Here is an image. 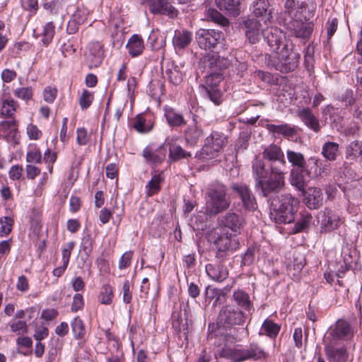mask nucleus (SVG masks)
Wrapping results in <instances>:
<instances>
[{
    "label": "nucleus",
    "mask_w": 362,
    "mask_h": 362,
    "mask_svg": "<svg viewBox=\"0 0 362 362\" xmlns=\"http://www.w3.org/2000/svg\"><path fill=\"white\" fill-rule=\"evenodd\" d=\"M339 153V144L335 142H325L322 148V156L328 160H334Z\"/></svg>",
    "instance_id": "nucleus-35"
},
{
    "label": "nucleus",
    "mask_w": 362,
    "mask_h": 362,
    "mask_svg": "<svg viewBox=\"0 0 362 362\" xmlns=\"http://www.w3.org/2000/svg\"><path fill=\"white\" fill-rule=\"evenodd\" d=\"M165 74L169 81L173 84L177 86L182 83L183 75L178 66L171 64L167 69Z\"/></svg>",
    "instance_id": "nucleus-37"
},
{
    "label": "nucleus",
    "mask_w": 362,
    "mask_h": 362,
    "mask_svg": "<svg viewBox=\"0 0 362 362\" xmlns=\"http://www.w3.org/2000/svg\"><path fill=\"white\" fill-rule=\"evenodd\" d=\"M268 128L270 131L276 133L281 134L285 136H292L295 130L293 127L288 126V124H281V125H275V124H269L268 125Z\"/></svg>",
    "instance_id": "nucleus-44"
},
{
    "label": "nucleus",
    "mask_w": 362,
    "mask_h": 362,
    "mask_svg": "<svg viewBox=\"0 0 362 362\" xmlns=\"http://www.w3.org/2000/svg\"><path fill=\"white\" fill-rule=\"evenodd\" d=\"M325 351L329 362H346L348 353L344 346H339L338 343L323 340Z\"/></svg>",
    "instance_id": "nucleus-12"
},
{
    "label": "nucleus",
    "mask_w": 362,
    "mask_h": 362,
    "mask_svg": "<svg viewBox=\"0 0 362 362\" xmlns=\"http://www.w3.org/2000/svg\"><path fill=\"white\" fill-rule=\"evenodd\" d=\"M232 189L239 195L245 210L254 211L257 209V204L255 198L246 185L234 184Z\"/></svg>",
    "instance_id": "nucleus-15"
},
{
    "label": "nucleus",
    "mask_w": 362,
    "mask_h": 362,
    "mask_svg": "<svg viewBox=\"0 0 362 362\" xmlns=\"http://www.w3.org/2000/svg\"><path fill=\"white\" fill-rule=\"evenodd\" d=\"M271 50L276 54L281 71H293L298 65L300 54L292 49L291 44L285 43V34L278 28H271L264 33Z\"/></svg>",
    "instance_id": "nucleus-1"
},
{
    "label": "nucleus",
    "mask_w": 362,
    "mask_h": 362,
    "mask_svg": "<svg viewBox=\"0 0 362 362\" xmlns=\"http://www.w3.org/2000/svg\"><path fill=\"white\" fill-rule=\"evenodd\" d=\"M345 155L351 163H362V141L356 140L349 144L346 147Z\"/></svg>",
    "instance_id": "nucleus-21"
},
{
    "label": "nucleus",
    "mask_w": 362,
    "mask_h": 362,
    "mask_svg": "<svg viewBox=\"0 0 362 362\" xmlns=\"http://www.w3.org/2000/svg\"><path fill=\"white\" fill-rule=\"evenodd\" d=\"M244 0H216L218 8L226 14L237 16L240 13V5Z\"/></svg>",
    "instance_id": "nucleus-22"
},
{
    "label": "nucleus",
    "mask_w": 362,
    "mask_h": 362,
    "mask_svg": "<svg viewBox=\"0 0 362 362\" xmlns=\"http://www.w3.org/2000/svg\"><path fill=\"white\" fill-rule=\"evenodd\" d=\"M304 174L305 172L302 169L293 168L290 173L291 185L301 192H304L306 186V180Z\"/></svg>",
    "instance_id": "nucleus-29"
},
{
    "label": "nucleus",
    "mask_w": 362,
    "mask_h": 362,
    "mask_svg": "<svg viewBox=\"0 0 362 362\" xmlns=\"http://www.w3.org/2000/svg\"><path fill=\"white\" fill-rule=\"evenodd\" d=\"M318 223L321 232H330L337 229L341 223V219L337 212L325 209L318 215Z\"/></svg>",
    "instance_id": "nucleus-10"
},
{
    "label": "nucleus",
    "mask_w": 362,
    "mask_h": 362,
    "mask_svg": "<svg viewBox=\"0 0 362 362\" xmlns=\"http://www.w3.org/2000/svg\"><path fill=\"white\" fill-rule=\"evenodd\" d=\"M55 34V27L52 22L47 23L42 28L40 34L42 36V42L45 45H48L52 40Z\"/></svg>",
    "instance_id": "nucleus-41"
},
{
    "label": "nucleus",
    "mask_w": 362,
    "mask_h": 362,
    "mask_svg": "<svg viewBox=\"0 0 362 362\" xmlns=\"http://www.w3.org/2000/svg\"><path fill=\"white\" fill-rule=\"evenodd\" d=\"M233 298L235 301L238 304L239 306L248 309L250 305L249 296L242 291H235L233 293Z\"/></svg>",
    "instance_id": "nucleus-47"
},
{
    "label": "nucleus",
    "mask_w": 362,
    "mask_h": 362,
    "mask_svg": "<svg viewBox=\"0 0 362 362\" xmlns=\"http://www.w3.org/2000/svg\"><path fill=\"white\" fill-rule=\"evenodd\" d=\"M11 329L13 332H16L18 334H23L27 333L28 327L25 321L18 320L11 323Z\"/></svg>",
    "instance_id": "nucleus-57"
},
{
    "label": "nucleus",
    "mask_w": 362,
    "mask_h": 362,
    "mask_svg": "<svg viewBox=\"0 0 362 362\" xmlns=\"http://www.w3.org/2000/svg\"><path fill=\"white\" fill-rule=\"evenodd\" d=\"M72 332L76 338L78 339L83 336L85 334V327L83 321L76 317L71 322Z\"/></svg>",
    "instance_id": "nucleus-49"
},
{
    "label": "nucleus",
    "mask_w": 362,
    "mask_h": 362,
    "mask_svg": "<svg viewBox=\"0 0 362 362\" xmlns=\"http://www.w3.org/2000/svg\"><path fill=\"white\" fill-rule=\"evenodd\" d=\"M305 9L303 3L286 0L284 11L279 17L287 32L296 37L308 38L313 30V23L307 21L303 14Z\"/></svg>",
    "instance_id": "nucleus-2"
},
{
    "label": "nucleus",
    "mask_w": 362,
    "mask_h": 362,
    "mask_svg": "<svg viewBox=\"0 0 362 362\" xmlns=\"http://www.w3.org/2000/svg\"><path fill=\"white\" fill-rule=\"evenodd\" d=\"M149 9L153 13L165 14L170 17L177 15L175 8L168 1L164 0H156Z\"/></svg>",
    "instance_id": "nucleus-26"
},
{
    "label": "nucleus",
    "mask_w": 362,
    "mask_h": 362,
    "mask_svg": "<svg viewBox=\"0 0 362 362\" xmlns=\"http://www.w3.org/2000/svg\"><path fill=\"white\" fill-rule=\"evenodd\" d=\"M23 167L19 165H13L8 172L9 177L13 180H19L23 174Z\"/></svg>",
    "instance_id": "nucleus-61"
},
{
    "label": "nucleus",
    "mask_w": 362,
    "mask_h": 362,
    "mask_svg": "<svg viewBox=\"0 0 362 362\" xmlns=\"http://www.w3.org/2000/svg\"><path fill=\"white\" fill-rule=\"evenodd\" d=\"M269 8L268 0H255L252 4V13L256 17L266 16L269 19L272 16Z\"/></svg>",
    "instance_id": "nucleus-31"
},
{
    "label": "nucleus",
    "mask_w": 362,
    "mask_h": 362,
    "mask_svg": "<svg viewBox=\"0 0 362 362\" xmlns=\"http://www.w3.org/2000/svg\"><path fill=\"white\" fill-rule=\"evenodd\" d=\"M130 282L126 279L122 284L120 293L122 295V300L124 303H130L132 298V291H130Z\"/></svg>",
    "instance_id": "nucleus-51"
},
{
    "label": "nucleus",
    "mask_w": 362,
    "mask_h": 362,
    "mask_svg": "<svg viewBox=\"0 0 362 362\" xmlns=\"http://www.w3.org/2000/svg\"><path fill=\"white\" fill-rule=\"evenodd\" d=\"M0 134L8 140L15 139L18 134L17 122L13 119L1 122Z\"/></svg>",
    "instance_id": "nucleus-25"
},
{
    "label": "nucleus",
    "mask_w": 362,
    "mask_h": 362,
    "mask_svg": "<svg viewBox=\"0 0 362 362\" xmlns=\"http://www.w3.org/2000/svg\"><path fill=\"white\" fill-rule=\"evenodd\" d=\"M280 330V326L271 320H266L262 326L261 334L267 335L271 338L276 337Z\"/></svg>",
    "instance_id": "nucleus-39"
},
{
    "label": "nucleus",
    "mask_w": 362,
    "mask_h": 362,
    "mask_svg": "<svg viewBox=\"0 0 362 362\" xmlns=\"http://www.w3.org/2000/svg\"><path fill=\"white\" fill-rule=\"evenodd\" d=\"M206 17L208 20L216 22L223 26L228 24V20L223 17L218 11L214 8H209L206 11Z\"/></svg>",
    "instance_id": "nucleus-46"
},
{
    "label": "nucleus",
    "mask_w": 362,
    "mask_h": 362,
    "mask_svg": "<svg viewBox=\"0 0 362 362\" xmlns=\"http://www.w3.org/2000/svg\"><path fill=\"white\" fill-rule=\"evenodd\" d=\"M163 180L164 178L161 174L153 175L146 187L147 195L151 197L158 194L160 190V184Z\"/></svg>",
    "instance_id": "nucleus-34"
},
{
    "label": "nucleus",
    "mask_w": 362,
    "mask_h": 362,
    "mask_svg": "<svg viewBox=\"0 0 362 362\" xmlns=\"http://www.w3.org/2000/svg\"><path fill=\"white\" fill-rule=\"evenodd\" d=\"M227 143V136L218 132H213L206 138L204 145L198 154V158L203 160L216 158L223 151Z\"/></svg>",
    "instance_id": "nucleus-5"
},
{
    "label": "nucleus",
    "mask_w": 362,
    "mask_h": 362,
    "mask_svg": "<svg viewBox=\"0 0 362 362\" xmlns=\"http://www.w3.org/2000/svg\"><path fill=\"white\" fill-rule=\"evenodd\" d=\"M222 77L219 74L211 73L206 77V88L214 87L216 88L219 83L221 81Z\"/></svg>",
    "instance_id": "nucleus-55"
},
{
    "label": "nucleus",
    "mask_w": 362,
    "mask_h": 362,
    "mask_svg": "<svg viewBox=\"0 0 362 362\" xmlns=\"http://www.w3.org/2000/svg\"><path fill=\"white\" fill-rule=\"evenodd\" d=\"M134 128L139 133H147L152 129V125L146 126L145 119L138 116L134 123Z\"/></svg>",
    "instance_id": "nucleus-53"
},
{
    "label": "nucleus",
    "mask_w": 362,
    "mask_h": 362,
    "mask_svg": "<svg viewBox=\"0 0 362 362\" xmlns=\"http://www.w3.org/2000/svg\"><path fill=\"white\" fill-rule=\"evenodd\" d=\"M242 358L259 360L266 358L268 356L263 349L257 344H251L249 349H245Z\"/></svg>",
    "instance_id": "nucleus-32"
},
{
    "label": "nucleus",
    "mask_w": 362,
    "mask_h": 362,
    "mask_svg": "<svg viewBox=\"0 0 362 362\" xmlns=\"http://www.w3.org/2000/svg\"><path fill=\"white\" fill-rule=\"evenodd\" d=\"M57 90L56 88L47 86L44 89L43 98L45 102L52 103L57 97Z\"/></svg>",
    "instance_id": "nucleus-59"
},
{
    "label": "nucleus",
    "mask_w": 362,
    "mask_h": 362,
    "mask_svg": "<svg viewBox=\"0 0 362 362\" xmlns=\"http://www.w3.org/2000/svg\"><path fill=\"white\" fill-rule=\"evenodd\" d=\"M127 48L132 57L140 55L144 48V41L138 35H132L128 41Z\"/></svg>",
    "instance_id": "nucleus-30"
},
{
    "label": "nucleus",
    "mask_w": 362,
    "mask_h": 362,
    "mask_svg": "<svg viewBox=\"0 0 362 362\" xmlns=\"http://www.w3.org/2000/svg\"><path fill=\"white\" fill-rule=\"evenodd\" d=\"M286 167L274 166L269 168V177L264 179L259 187L264 196H267L272 192H279L285 186L284 171Z\"/></svg>",
    "instance_id": "nucleus-6"
},
{
    "label": "nucleus",
    "mask_w": 362,
    "mask_h": 362,
    "mask_svg": "<svg viewBox=\"0 0 362 362\" xmlns=\"http://www.w3.org/2000/svg\"><path fill=\"white\" fill-rule=\"evenodd\" d=\"M298 116L308 127L316 132L320 131L319 121L309 108L299 110L298 111Z\"/></svg>",
    "instance_id": "nucleus-24"
},
{
    "label": "nucleus",
    "mask_w": 362,
    "mask_h": 362,
    "mask_svg": "<svg viewBox=\"0 0 362 362\" xmlns=\"http://www.w3.org/2000/svg\"><path fill=\"white\" fill-rule=\"evenodd\" d=\"M184 134L187 143L193 146L203 136L204 132L202 128L199 127L196 124H194L187 127Z\"/></svg>",
    "instance_id": "nucleus-28"
},
{
    "label": "nucleus",
    "mask_w": 362,
    "mask_h": 362,
    "mask_svg": "<svg viewBox=\"0 0 362 362\" xmlns=\"http://www.w3.org/2000/svg\"><path fill=\"white\" fill-rule=\"evenodd\" d=\"M220 320L228 325H240L244 322L243 313L233 306L226 305L220 312Z\"/></svg>",
    "instance_id": "nucleus-19"
},
{
    "label": "nucleus",
    "mask_w": 362,
    "mask_h": 362,
    "mask_svg": "<svg viewBox=\"0 0 362 362\" xmlns=\"http://www.w3.org/2000/svg\"><path fill=\"white\" fill-rule=\"evenodd\" d=\"M312 221V216L308 213L302 214L301 218L297 222L296 227L298 232L306 229Z\"/></svg>",
    "instance_id": "nucleus-52"
},
{
    "label": "nucleus",
    "mask_w": 362,
    "mask_h": 362,
    "mask_svg": "<svg viewBox=\"0 0 362 362\" xmlns=\"http://www.w3.org/2000/svg\"><path fill=\"white\" fill-rule=\"evenodd\" d=\"M243 24L245 36L251 44L258 42L262 37H264L267 40L264 33L267 30L272 28L262 29L260 23L255 18H248L243 22Z\"/></svg>",
    "instance_id": "nucleus-11"
},
{
    "label": "nucleus",
    "mask_w": 362,
    "mask_h": 362,
    "mask_svg": "<svg viewBox=\"0 0 362 362\" xmlns=\"http://www.w3.org/2000/svg\"><path fill=\"white\" fill-rule=\"evenodd\" d=\"M173 139L168 137L165 144L169 146V158L173 161H176L182 158L190 157L191 154L185 151L180 146L173 144Z\"/></svg>",
    "instance_id": "nucleus-27"
},
{
    "label": "nucleus",
    "mask_w": 362,
    "mask_h": 362,
    "mask_svg": "<svg viewBox=\"0 0 362 362\" xmlns=\"http://www.w3.org/2000/svg\"><path fill=\"white\" fill-rule=\"evenodd\" d=\"M13 220L8 216L0 218V235L4 236L9 234L12 230Z\"/></svg>",
    "instance_id": "nucleus-48"
},
{
    "label": "nucleus",
    "mask_w": 362,
    "mask_h": 362,
    "mask_svg": "<svg viewBox=\"0 0 362 362\" xmlns=\"http://www.w3.org/2000/svg\"><path fill=\"white\" fill-rule=\"evenodd\" d=\"M88 16V11L86 8H78L75 13L73 14L72 21L69 22V28L71 30L72 33L76 32L77 28H71V24L75 23L76 25H81L83 23Z\"/></svg>",
    "instance_id": "nucleus-42"
},
{
    "label": "nucleus",
    "mask_w": 362,
    "mask_h": 362,
    "mask_svg": "<svg viewBox=\"0 0 362 362\" xmlns=\"http://www.w3.org/2000/svg\"><path fill=\"white\" fill-rule=\"evenodd\" d=\"M165 116L168 123L172 127H180L185 124L182 115L176 112L172 108L165 110Z\"/></svg>",
    "instance_id": "nucleus-38"
},
{
    "label": "nucleus",
    "mask_w": 362,
    "mask_h": 362,
    "mask_svg": "<svg viewBox=\"0 0 362 362\" xmlns=\"http://www.w3.org/2000/svg\"><path fill=\"white\" fill-rule=\"evenodd\" d=\"M75 247V243L71 241L66 243L62 249V262L64 264H69V258Z\"/></svg>",
    "instance_id": "nucleus-58"
},
{
    "label": "nucleus",
    "mask_w": 362,
    "mask_h": 362,
    "mask_svg": "<svg viewBox=\"0 0 362 362\" xmlns=\"http://www.w3.org/2000/svg\"><path fill=\"white\" fill-rule=\"evenodd\" d=\"M14 95L24 100H30L33 97V90L31 88H19L14 90Z\"/></svg>",
    "instance_id": "nucleus-54"
},
{
    "label": "nucleus",
    "mask_w": 362,
    "mask_h": 362,
    "mask_svg": "<svg viewBox=\"0 0 362 362\" xmlns=\"http://www.w3.org/2000/svg\"><path fill=\"white\" fill-rule=\"evenodd\" d=\"M206 91L207 93V95H208V97L209 98V99L215 104V105H220L221 104V91L217 89V88H215L214 87H211V88H206Z\"/></svg>",
    "instance_id": "nucleus-56"
},
{
    "label": "nucleus",
    "mask_w": 362,
    "mask_h": 362,
    "mask_svg": "<svg viewBox=\"0 0 362 362\" xmlns=\"http://www.w3.org/2000/svg\"><path fill=\"white\" fill-rule=\"evenodd\" d=\"M319 168V159L316 158H310L308 159V163H305V167L302 170L305 174L310 178H317V172Z\"/></svg>",
    "instance_id": "nucleus-40"
},
{
    "label": "nucleus",
    "mask_w": 362,
    "mask_h": 362,
    "mask_svg": "<svg viewBox=\"0 0 362 362\" xmlns=\"http://www.w3.org/2000/svg\"><path fill=\"white\" fill-rule=\"evenodd\" d=\"M206 272L211 279L218 282L224 281L228 276L226 266L220 259H216L213 262L206 264Z\"/></svg>",
    "instance_id": "nucleus-16"
},
{
    "label": "nucleus",
    "mask_w": 362,
    "mask_h": 362,
    "mask_svg": "<svg viewBox=\"0 0 362 362\" xmlns=\"http://www.w3.org/2000/svg\"><path fill=\"white\" fill-rule=\"evenodd\" d=\"M42 155L40 150L30 151L26 155V161L28 163H37L41 162Z\"/></svg>",
    "instance_id": "nucleus-63"
},
{
    "label": "nucleus",
    "mask_w": 362,
    "mask_h": 362,
    "mask_svg": "<svg viewBox=\"0 0 362 362\" xmlns=\"http://www.w3.org/2000/svg\"><path fill=\"white\" fill-rule=\"evenodd\" d=\"M104 57L103 46L98 42H91L86 52V62L90 69L98 67Z\"/></svg>",
    "instance_id": "nucleus-14"
},
{
    "label": "nucleus",
    "mask_w": 362,
    "mask_h": 362,
    "mask_svg": "<svg viewBox=\"0 0 362 362\" xmlns=\"http://www.w3.org/2000/svg\"><path fill=\"white\" fill-rule=\"evenodd\" d=\"M192 40V33L187 30H177L173 39L175 49H182L187 47Z\"/></svg>",
    "instance_id": "nucleus-23"
},
{
    "label": "nucleus",
    "mask_w": 362,
    "mask_h": 362,
    "mask_svg": "<svg viewBox=\"0 0 362 362\" xmlns=\"http://www.w3.org/2000/svg\"><path fill=\"white\" fill-rule=\"evenodd\" d=\"M263 158L269 162V167H286V162L284 153L280 146L271 144L267 146L262 152Z\"/></svg>",
    "instance_id": "nucleus-13"
},
{
    "label": "nucleus",
    "mask_w": 362,
    "mask_h": 362,
    "mask_svg": "<svg viewBox=\"0 0 362 362\" xmlns=\"http://www.w3.org/2000/svg\"><path fill=\"white\" fill-rule=\"evenodd\" d=\"M27 134L28 137L33 140L39 139L42 135V132L33 124H29L28 125Z\"/></svg>",
    "instance_id": "nucleus-60"
},
{
    "label": "nucleus",
    "mask_w": 362,
    "mask_h": 362,
    "mask_svg": "<svg viewBox=\"0 0 362 362\" xmlns=\"http://www.w3.org/2000/svg\"><path fill=\"white\" fill-rule=\"evenodd\" d=\"M219 227L227 228L233 232L238 231L245 224V219L233 211H228L219 218Z\"/></svg>",
    "instance_id": "nucleus-17"
},
{
    "label": "nucleus",
    "mask_w": 362,
    "mask_h": 362,
    "mask_svg": "<svg viewBox=\"0 0 362 362\" xmlns=\"http://www.w3.org/2000/svg\"><path fill=\"white\" fill-rule=\"evenodd\" d=\"M18 107V105L13 99H4L1 102V115L5 117H13Z\"/></svg>",
    "instance_id": "nucleus-33"
},
{
    "label": "nucleus",
    "mask_w": 362,
    "mask_h": 362,
    "mask_svg": "<svg viewBox=\"0 0 362 362\" xmlns=\"http://www.w3.org/2000/svg\"><path fill=\"white\" fill-rule=\"evenodd\" d=\"M113 296L112 287L110 285H105L101 289L98 298L102 304L110 305L112 301Z\"/></svg>",
    "instance_id": "nucleus-43"
},
{
    "label": "nucleus",
    "mask_w": 362,
    "mask_h": 362,
    "mask_svg": "<svg viewBox=\"0 0 362 362\" xmlns=\"http://www.w3.org/2000/svg\"><path fill=\"white\" fill-rule=\"evenodd\" d=\"M196 39L200 48L211 49L223 39V34L214 29H200L197 32Z\"/></svg>",
    "instance_id": "nucleus-9"
},
{
    "label": "nucleus",
    "mask_w": 362,
    "mask_h": 362,
    "mask_svg": "<svg viewBox=\"0 0 362 362\" xmlns=\"http://www.w3.org/2000/svg\"><path fill=\"white\" fill-rule=\"evenodd\" d=\"M303 192V202L310 209L319 208L323 203V194L320 188L308 187Z\"/></svg>",
    "instance_id": "nucleus-18"
},
{
    "label": "nucleus",
    "mask_w": 362,
    "mask_h": 362,
    "mask_svg": "<svg viewBox=\"0 0 362 362\" xmlns=\"http://www.w3.org/2000/svg\"><path fill=\"white\" fill-rule=\"evenodd\" d=\"M132 259V252L128 251L124 252L119 262V268L120 269L127 268L131 264Z\"/></svg>",
    "instance_id": "nucleus-62"
},
{
    "label": "nucleus",
    "mask_w": 362,
    "mask_h": 362,
    "mask_svg": "<svg viewBox=\"0 0 362 362\" xmlns=\"http://www.w3.org/2000/svg\"><path fill=\"white\" fill-rule=\"evenodd\" d=\"M286 156L288 161L291 163L292 166L296 167V169H303L305 167L306 162L304 156L301 153L288 150Z\"/></svg>",
    "instance_id": "nucleus-36"
},
{
    "label": "nucleus",
    "mask_w": 362,
    "mask_h": 362,
    "mask_svg": "<svg viewBox=\"0 0 362 362\" xmlns=\"http://www.w3.org/2000/svg\"><path fill=\"white\" fill-rule=\"evenodd\" d=\"M209 238L219 251L233 250L238 246V243L232 239L231 235L225 232L222 227L213 229L209 233Z\"/></svg>",
    "instance_id": "nucleus-8"
},
{
    "label": "nucleus",
    "mask_w": 362,
    "mask_h": 362,
    "mask_svg": "<svg viewBox=\"0 0 362 362\" xmlns=\"http://www.w3.org/2000/svg\"><path fill=\"white\" fill-rule=\"evenodd\" d=\"M299 202L289 194L276 196L271 200L270 218L276 223H289L294 220Z\"/></svg>",
    "instance_id": "nucleus-3"
},
{
    "label": "nucleus",
    "mask_w": 362,
    "mask_h": 362,
    "mask_svg": "<svg viewBox=\"0 0 362 362\" xmlns=\"http://www.w3.org/2000/svg\"><path fill=\"white\" fill-rule=\"evenodd\" d=\"M76 141L81 146L86 145L88 141L87 131L84 128H78L76 131Z\"/></svg>",
    "instance_id": "nucleus-64"
},
{
    "label": "nucleus",
    "mask_w": 362,
    "mask_h": 362,
    "mask_svg": "<svg viewBox=\"0 0 362 362\" xmlns=\"http://www.w3.org/2000/svg\"><path fill=\"white\" fill-rule=\"evenodd\" d=\"M252 174L255 181V187L259 189L269 174V170L266 168L262 159L256 157L252 161Z\"/></svg>",
    "instance_id": "nucleus-20"
},
{
    "label": "nucleus",
    "mask_w": 362,
    "mask_h": 362,
    "mask_svg": "<svg viewBox=\"0 0 362 362\" xmlns=\"http://www.w3.org/2000/svg\"><path fill=\"white\" fill-rule=\"evenodd\" d=\"M206 298L208 299L216 298V302L221 300V298L225 297V294L223 291L217 289L211 286H208L205 291Z\"/></svg>",
    "instance_id": "nucleus-50"
},
{
    "label": "nucleus",
    "mask_w": 362,
    "mask_h": 362,
    "mask_svg": "<svg viewBox=\"0 0 362 362\" xmlns=\"http://www.w3.org/2000/svg\"><path fill=\"white\" fill-rule=\"evenodd\" d=\"M230 202L226 186L221 184L213 185L206 192L205 212L209 216L217 215L228 209Z\"/></svg>",
    "instance_id": "nucleus-4"
},
{
    "label": "nucleus",
    "mask_w": 362,
    "mask_h": 362,
    "mask_svg": "<svg viewBox=\"0 0 362 362\" xmlns=\"http://www.w3.org/2000/svg\"><path fill=\"white\" fill-rule=\"evenodd\" d=\"M94 99V95L92 92L83 89L78 98V103L82 110H86L92 104Z\"/></svg>",
    "instance_id": "nucleus-45"
},
{
    "label": "nucleus",
    "mask_w": 362,
    "mask_h": 362,
    "mask_svg": "<svg viewBox=\"0 0 362 362\" xmlns=\"http://www.w3.org/2000/svg\"><path fill=\"white\" fill-rule=\"evenodd\" d=\"M353 336L354 329L351 325L344 320H339L329 329L323 340L338 343L341 340H349Z\"/></svg>",
    "instance_id": "nucleus-7"
}]
</instances>
